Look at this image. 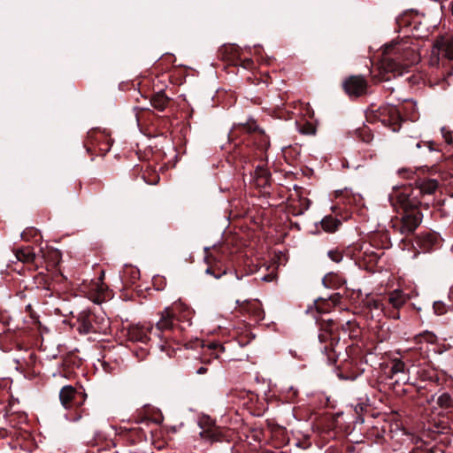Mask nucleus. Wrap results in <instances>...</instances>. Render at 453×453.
<instances>
[{"mask_svg": "<svg viewBox=\"0 0 453 453\" xmlns=\"http://www.w3.org/2000/svg\"><path fill=\"white\" fill-rule=\"evenodd\" d=\"M388 201L399 218L392 221L393 227L402 234H412L422 222L421 206L428 207V201L420 199V191L413 184L394 187Z\"/></svg>", "mask_w": 453, "mask_h": 453, "instance_id": "obj_1", "label": "nucleus"}, {"mask_svg": "<svg viewBox=\"0 0 453 453\" xmlns=\"http://www.w3.org/2000/svg\"><path fill=\"white\" fill-rule=\"evenodd\" d=\"M244 135L241 143H234V157L241 164H248L254 158L260 161L266 159V151L270 147L269 136L258 127L254 119L234 127L231 135Z\"/></svg>", "mask_w": 453, "mask_h": 453, "instance_id": "obj_2", "label": "nucleus"}, {"mask_svg": "<svg viewBox=\"0 0 453 453\" xmlns=\"http://www.w3.org/2000/svg\"><path fill=\"white\" fill-rule=\"evenodd\" d=\"M429 63L434 67L428 78L429 86L446 89L449 86L448 79L453 73V38H440L434 42Z\"/></svg>", "mask_w": 453, "mask_h": 453, "instance_id": "obj_3", "label": "nucleus"}, {"mask_svg": "<svg viewBox=\"0 0 453 453\" xmlns=\"http://www.w3.org/2000/svg\"><path fill=\"white\" fill-rule=\"evenodd\" d=\"M193 311L182 303H174L160 313V319L156 324V334L169 342H179L186 326L191 325Z\"/></svg>", "mask_w": 453, "mask_h": 453, "instance_id": "obj_4", "label": "nucleus"}, {"mask_svg": "<svg viewBox=\"0 0 453 453\" xmlns=\"http://www.w3.org/2000/svg\"><path fill=\"white\" fill-rule=\"evenodd\" d=\"M419 56L411 48H403L398 42L385 45L381 53L380 75L384 81L403 75L417 64Z\"/></svg>", "mask_w": 453, "mask_h": 453, "instance_id": "obj_5", "label": "nucleus"}, {"mask_svg": "<svg viewBox=\"0 0 453 453\" xmlns=\"http://www.w3.org/2000/svg\"><path fill=\"white\" fill-rule=\"evenodd\" d=\"M319 342L323 344L321 351L326 357L328 365H335L341 353L340 349H342V347L339 345L340 325L338 322L329 319L319 321Z\"/></svg>", "mask_w": 453, "mask_h": 453, "instance_id": "obj_6", "label": "nucleus"}, {"mask_svg": "<svg viewBox=\"0 0 453 453\" xmlns=\"http://www.w3.org/2000/svg\"><path fill=\"white\" fill-rule=\"evenodd\" d=\"M347 358L339 365V376L344 380H354L365 372L366 364L365 354L357 345H350L345 348Z\"/></svg>", "mask_w": 453, "mask_h": 453, "instance_id": "obj_7", "label": "nucleus"}, {"mask_svg": "<svg viewBox=\"0 0 453 453\" xmlns=\"http://www.w3.org/2000/svg\"><path fill=\"white\" fill-rule=\"evenodd\" d=\"M87 395L77 391L73 386H65L59 392V399L62 405L69 410L66 418L71 421H78L86 414L82 405Z\"/></svg>", "mask_w": 453, "mask_h": 453, "instance_id": "obj_8", "label": "nucleus"}, {"mask_svg": "<svg viewBox=\"0 0 453 453\" xmlns=\"http://www.w3.org/2000/svg\"><path fill=\"white\" fill-rule=\"evenodd\" d=\"M77 330L81 334H105L109 329V320L104 314H96L89 310H84L78 313Z\"/></svg>", "mask_w": 453, "mask_h": 453, "instance_id": "obj_9", "label": "nucleus"}, {"mask_svg": "<svg viewBox=\"0 0 453 453\" xmlns=\"http://www.w3.org/2000/svg\"><path fill=\"white\" fill-rule=\"evenodd\" d=\"M383 251L378 253L372 245L363 243L354 247H347L346 257L352 259L355 264L361 269L372 271L377 265Z\"/></svg>", "mask_w": 453, "mask_h": 453, "instance_id": "obj_10", "label": "nucleus"}, {"mask_svg": "<svg viewBox=\"0 0 453 453\" xmlns=\"http://www.w3.org/2000/svg\"><path fill=\"white\" fill-rule=\"evenodd\" d=\"M367 119L371 122L380 121L394 132L399 131L404 121L399 109L392 104L379 107L372 114L367 116Z\"/></svg>", "mask_w": 453, "mask_h": 453, "instance_id": "obj_11", "label": "nucleus"}, {"mask_svg": "<svg viewBox=\"0 0 453 453\" xmlns=\"http://www.w3.org/2000/svg\"><path fill=\"white\" fill-rule=\"evenodd\" d=\"M151 336L157 337L160 341L159 348L162 351H165L168 356H172L170 349L174 351V349L171 346L168 339H162L156 334L155 326H132L128 328L127 337L128 340L134 342H141L145 345L152 340Z\"/></svg>", "mask_w": 453, "mask_h": 453, "instance_id": "obj_12", "label": "nucleus"}, {"mask_svg": "<svg viewBox=\"0 0 453 453\" xmlns=\"http://www.w3.org/2000/svg\"><path fill=\"white\" fill-rule=\"evenodd\" d=\"M410 300V295L402 289H395L390 292L385 298L386 303L378 301L373 302L375 309H381L385 315L394 319H400V309Z\"/></svg>", "mask_w": 453, "mask_h": 453, "instance_id": "obj_13", "label": "nucleus"}, {"mask_svg": "<svg viewBox=\"0 0 453 453\" xmlns=\"http://www.w3.org/2000/svg\"><path fill=\"white\" fill-rule=\"evenodd\" d=\"M83 145L91 156H105L111 150L112 140L104 132L91 129L88 132Z\"/></svg>", "mask_w": 453, "mask_h": 453, "instance_id": "obj_14", "label": "nucleus"}, {"mask_svg": "<svg viewBox=\"0 0 453 453\" xmlns=\"http://www.w3.org/2000/svg\"><path fill=\"white\" fill-rule=\"evenodd\" d=\"M442 239L436 232H422L415 236V244L423 252H432L439 250L442 245Z\"/></svg>", "mask_w": 453, "mask_h": 453, "instance_id": "obj_15", "label": "nucleus"}, {"mask_svg": "<svg viewBox=\"0 0 453 453\" xmlns=\"http://www.w3.org/2000/svg\"><path fill=\"white\" fill-rule=\"evenodd\" d=\"M337 198L339 199L338 204L333 206L332 211L334 214L340 216L344 220L350 217L351 207L353 205H357V203L361 200L359 196H356L354 195H349L348 192L345 194L341 192V195H337Z\"/></svg>", "mask_w": 453, "mask_h": 453, "instance_id": "obj_16", "label": "nucleus"}, {"mask_svg": "<svg viewBox=\"0 0 453 453\" xmlns=\"http://www.w3.org/2000/svg\"><path fill=\"white\" fill-rule=\"evenodd\" d=\"M343 90L349 96H361L366 93L368 83L362 75H351L342 83Z\"/></svg>", "mask_w": 453, "mask_h": 453, "instance_id": "obj_17", "label": "nucleus"}, {"mask_svg": "<svg viewBox=\"0 0 453 453\" xmlns=\"http://www.w3.org/2000/svg\"><path fill=\"white\" fill-rule=\"evenodd\" d=\"M415 188L420 191V199L422 201H428L430 197L435 194L439 188V181L431 178H418L414 182Z\"/></svg>", "mask_w": 453, "mask_h": 453, "instance_id": "obj_18", "label": "nucleus"}, {"mask_svg": "<svg viewBox=\"0 0 453 453\" xmlns=\"http://www.w3.org/2000/svg\"><path fill=\"white\" fill-rule=\"evenodd\" d=\"M403 358L416 369L430 363L427 348L424 349L423 347L409 349Z\"/></svg>", "mask_w": 453, "mask_h": 453, "instance_id": "obj_19", "label": "nucleus"}, {"mask_svg": "<svg viewBox=\"0 0 453 453\" xmlns=\"http://www.w3.org/2000/svg\"><path fill=\"white\" fill-rule=\"evenodd\" d=\"M14 254L19 261L28 265L34 270L39 268L37 255L32 246H22L14 250Z\"/></svg>", "mask_w": 453, "mask_h": 453, "instance_id": "obj_20", "label": "nucleus"}, {"mask_svg": "<svg viewBox=\"0 0 453 453\" xmlns=\"http://www.w3.org/2000/svg\"><path fill=\"white\" fill-rule=\"evenodd\" d=\"M218 56L224 61L238 65L241 57L235 45H224L218 50Z\"/></svg>", "mask_w": 453, "mask_h": 453, "instance_id": "obj_21", "label": "nucleus"}, {"mask_svg": "<svg viewBox=\"0 0 453 453\" xmlns=\"http://www.w3.org/2000/svg\"><path fill=\"white\" fill-rule=\"evenodd\" d=\"M150 101L151 106L159 111H164L172 104V99L164 90L153 93L150 96Z\"/></svg>", "mask_w": 453, "mask_h": 453, "instance_id": "obj_22", "label": "nucleus"}, {"mask_svg": "<svg viewBox=\"0 0 453 453\" xmlns=\"http://www.w3.org/2000/svg\"><path fill=\"white\" fill-rule=\"evenodd\" d=\"M36 283L47 290H54V282L58 281H65L67 280L66 277L64 276L62 273H58L55 275V278H50L48 274H45L43 273H39L35 277Z\"/></svg>", "mask_w": 453, "mask_h": 453, "instance_id": "obj_23", "label": "nucleus"}, {"mask_svg": "<svg viewBox=\"0 0 453 453\" xmlns=\"http://www.w3.org/2000/svg\"><path fill=\"white\" fill-rule=\"evenodd\" d=\"M415 373L422 381H429L437 385L440 384L438 373L434 369L430 368L428 364L417 368Z\"/></svg>", "mask_w": 453, "mask_h": 453, "instance_id": "obj_24", "label": "nucleus"}, {"mask_svg": "<svg viewBox=\"0 0 453 453\" xmlns=\"http://www.w3.org/2000/svg\"><path fill=\"white\" fill-rule=\"evenodd\" d=\"M81 365V359L75 354H67L62 361V367L65 372V376H68L72 373L75 368H79Z\"/></svg>", "mask_w": 453, "mask_h": 453, "instance_id": "obj_25", "label": "nucleus"}, {"mask_svg": "<svg viewBox=\"0 0 453 453\" xmlns=\"http://www.w3.org/2000/svg\"><path fill=\"white\" fill-rule=\"evenodd\" d=\"M322 283L326 288H338L346 283V280L342 274L331 272L323 277Z\"/></svg>", "mask_w": 453, "mask_h": 453, "instance_id": "obj_26", "label": "nucleus"}, {"mask_svg": "<svg viewBox=\"0 0 453 453\" xmlns=\"http://www.w3.org/2000/svg\"><path fill=\"white\" fill-rule=\"evenodd\" d=\"M373 249L379 250L389 249L391 247L390 239L388 233H377L371 237V242L368 243Z\"/></svg>", "mask_w": 453, "mask_h": 453, "instance_id": "obj_27", "label": "nucleus"}, {"mask_svg": "<svg viewBox=\"0 0 453 453\" xmlns=\"http://www.w3.org/2000/svg\"><path fill=\"white\" fill-rule=\"evenodd\" d=\"M338 216L326 215L321 221L320 226L323 231L326 233H335L342 226V220L337 218Z\"/></svg>", "mask_w": 453, "mask_h": 453, "instance_id": "obj_28", "label": "nucleus"}, {"mask_svg": "<svg viewBox=\"0 0 453 453\" xmlns=\"http://www.w3.org/2000/svg\"><path fill=\"white\" fill-rule=\"evenodd\" d=\"M120 277L125 286L132 285L139 279L140 271L134 266H126Z\"/></svg>", "mask_w": 453, "mask_h": 453, "instance_id": "obj_29", "label": "nucleus"}, {"mask_svg": "<svg viewBox=\"0 0 453 453\" xmlns=\"http://www.w3.org/2000/svg\"><path fill=\"white\" fill-rule=\"evenodd\" d=\"M208 267L205 273L212 275L215 279H219L222 275L226 273V271L221 268L216 262V259L211 256H206L205 257Z\"/></svg>", "mask_w": 453, "mask_h": 453, "instance_id": "obj_30", "label": "nucleus"}, {"mask_svg": "<svg viewBox=\"0 0 453 453\" xmlns=\"http://www.w3.org/2000/svg\"><path fill=\"white\" fill-rule=\"evenodd\" d=\"M441 409L453 411V395L449 392H442L436 400Z\"/></svg>", "mask_w": 453, "mask_h": 453, "instance_id": "obj_31", "label": "nucleus"}, {"mask_svg": "<svg viewBox=\"0 0 453 453\" xmlns=\"http://www.w3.org/2000/svg\"><path fill=\"white\" fill-rule=\"evenodd\" d=\"M42 257L53 267H57L62 258L61 252L57 249L49 250L46 253H43Z\"/></svg>", "mask_w": 453, "mask_h": 453, "instance_id": "obj_32", "label": "nucleus"}, {"mask_svg": "<svg viewBox=\"0 0 453 453\" xmlns=\"http://www.w3.org/2000/svg\"><path fill=\"white\" fill-rule=\"evenodd\" d=\"M366 401L367 399L365 401L359 399V402L354 405V411L357 415L356 423H363L365 421L363 415L370 411V405L366 403Z\"/></svg>", "mask_w": 453, "mask_h": 453, "instance_id": "obj_33", "label": "nucleus"}, {"mask_svg": "<svg viewBox=\"0 0 453 453\" xmlns=\"http://www.w3.org/2000/svg\"><path fill=\"white\" fill-rule=\"evenodd\" d=\"M346 251L347 248L340 249L339 247H335L327 251V257L331 261L339 264L342 261L343 257H346Z\"/></svg>", "mask_w": 453, "mask_h": 453, "instance_id": "obj_34", "label": "nucleus"}, {"mask_svg": "<svg viewBox=\"0 0 453 453\" xmlns=\"http://www.w3.org/2000/svg\"><path fill=\"white\" fill-rule=\"evenodd\" d=\"M254 175L258 185H265L268 181L270 173L262 165H257L254 170Z\"/></svg>", "mask_w": 453, "mask_h": 453, "instance_id": "obj_35", "label": "nucleus"}, {"mask_svg": "<svg viewBox=\"0 0 453 453\" xmlns=\"http://www.w3.org/2000/svg\"><path fill=\"white\" fill-rule=\"evenodd\" d=\"M304 203H306V206L300 207L299 203H290L288 205V212L292 214L293 216H299L304 213L305 211H307L311 203V202L309 199H304Z\"/></svg>", "mask_w": 453, "mask_h": 453, "instance_id": "obj_36", "label": "nucleus"}, {"mask_svg": "<svg viewBox=\"0 0 453 453\" xmlns=\"http://www.w3.org/2000/svg\"><path fill=\"white\" fill-rule=\"evenodd\" d=\"M341 413H337L332 417L330 423L324 428L323 430V438L329 440L330 438H334L335 436L334 427L336 426V418L339 417Z\"/></svg>", "mask_w": 453, "mask_h": 453, "instance_id": "obj_37", "label": "nucleus"}, {"mask_svg": "<svg viewBox=\"0 0 453 453\" xmlns=\"http://www.w3.org/2000/svg\"><path fill=\"white\" fill-rule=\"evenodd\" d=\"M406 371V364L402 359L395 358L392 361V365L390 368V375L391 377L399 372H405Z\"/></svg>", "mask_w": 453, "mask_h": 453, "instance_id": "obj_38", "label": "nucleus"}, {"mask_svg": "<svg viewBox=\"0 0 453 453\" xmlns=\"http://www.w3.org/2000/svg\"><path fill=\"white\" fill-rule=\"evenodd\" d=\"M357 133L360 140L364 142L369 143L373 139V134L372 133V130L367 127L357 129Z\"/></svg>", "mask_w": 453, "mask_h": 453, "instance_id": "obj_39", "label": "nucleus"}, {"mask_svg": "<svg viewBox=\"0 0 453 453\" xmlns=\"http://www.w3.org/2000/svg\"><path fill=\"white\" fill-rule=\"evenodd\" d=\"M205 433L207 434L209 439L213 441H223L226 440V435L224 433L218 428L209 429Z\"/></svg>", "mask_w": 453, "mask_h": 453, "instance_id": "obj_40", "label": "nucleus"}, {"mask_svg": "<svg viewBox=\"0 0 453 453\" xmlns=\"http://www.w3.org/2000/svg\"><path fill=\"white\" fill-rule=\"evenodd\" d=\"M448 305L441 301H435L433 303V310L436 315H444L448 311Z\"/></svg>", "mask_w": 453, "mask_h": 453, "instance_id": "obj_41", "label": "nucleus"}, {"mask_svg": "<svg viewBox=\"0 0 453 453\" xmlns=\"http://www.w3.org/2000/svg\"><path fill=\"white\" fill-rule=\"evenodd\" d=\"M446 193L453 197V173L446 175L443 180Z\"/></svg>", "mask_w": 453, "mask_h": 453, "instance_id": "obj_42", "label": "nucleus"}, {"mask_svg": "<svg viewBox=\"0 0 453 453\" xmlns=\"http://www.w3.org/2000/svg\"><path fill=\"white\" fill-rule=\"evenodd\" d=\"M210 363H211L210 358H206V357L202 358L198 362L200 366L195 367V369H196L195 372L199 375L205 374L208 372L207 365H209Z\"/></svg>", "mask_w": 453, "mask_h": 453, "instance_id": "obj_43", "label": "nucleus"}, {"mask_svg": "<svg viewBox=\"0 0 453 453\" xmlns=\"http://www.w3.org/2000/svg\"><path fill=\"white\" fill-rule=\"evenodd\" d=\"M255 338V334H252L250 330H248L245 334H241L238 337V343L241 346L248 345L253 339Z\"/></svg>", "mask_w": 453, "mask_h": 453, "instance_id": "obj_44", "label": "nucleus"}, {"mask_svg": "<svg viewBox=\"0 0 453 453\" xmlns=\"http://www.w3.org/2000/svg\"><path fill=\"white\" fill-rule=\"evenodd\" d=\"M37 234H39L38 230L34 227H30L22 232L21 237L25 241H29L30 239L36 237Z\"/></svg>", "mask_w": 453, "mask_h": 453, "instance_id": "obj_45", "label": "nucleus"}, {"mask_svg": "<svg viewBox=\"0 0 453 453\" xmlns=\"http://www.w3.org/2000/svg\"><path fill=\"white\" fill-rule=\"evenodd\" d=\"M316 309L319 313H325L328 311L329 303L326 300L316 301Z\"/></svg>", "mask_w": 453, "mask_h": 453, "instance_id": "obj_46", "label": "nucleus"}, {"mask_svg": "<svg viewBox=\"0 0 453 453\" xmlns=\"http://www.w3.org/2000/svg\"><path fill=\"white\" fill-rule=\"evenodd\" d=\"M143 180L150 185H156L159 181V176L156 173H150L149 176L142 175Z\"/></svg>", "mask_w": 453, "mask_h": 453, "instance_id": "obj_47", "label": "nucleus"}, {"mask_svg": "<svg viewBox=\"0 0 453 453\" xmlns=\"http://www.w3.org/2000/svg\"><path fill=\"white\" fill-rule=\"evenodd\" d=\"M153 284L157 290H162L165 285V280L163 277L157 276L153 278Z\"/></svg>", "mask_w": 453, "mask_h": 453, "instance_id": "obj_48", "label": "nucleus"}, {"mask_svg": "<svg viewBox=\"0 0 453 453\" xmlns=\"http://www.w3.org/2000/svg\"><path fill=\"white\" fill-rule=\"evenodd\" d=\"M396 23L399 27H408L411 26V21L409 19V17L407 14L402 15L396 19Z\"/></svg>", "mask_w": 453, "mask_h": 453, "instance_id": "obj_49", "label": "nucleus"}, {"mask_svg": "<svg viewBox=\"0 0 453 453\" xmlns=\"http://www.w3.org/2000/svg\"><path fill=\"white\" fill-rule=\"evenodd\" d=\"M416 149L426 148L429 152L434 150L433 143L430 142L418 141L415 143Z\"/></svg>", "mask_w": 453, "mask_h": 453, "instance_id": "obj_50", "label": "nucleus"}, {"mask_svg": "<svg viewBox=\"0 0 453 453\" xmlns=\"http://www.w3.org/2000/svg\"><path fill=\"white\" fill-rule=\"evenodd\" d=\"M420 337L424 338V340L429 343H434L437 339L436 335L431 332H426L421 334Z\"/></svg>", "mask_w": 453, "mask_h": 453, "instance_id": "obj_51", "label": "nucleus"}, {"mask_svg": "<svg viewBox=\"0 0 453 453\" xmlns=\"http://www.w3.org/2000/svg\"><path fill=\"white\" fill-rule=\"evenodd\" d=\"M134 354L139 360H142L149 354V350L145 348H141L139 350H134Z\"/></svg>", "mask_w": 453, "mask_h": 453, "instance_id": "obj_52", "label": "nucleus"}, {"mask_svg": "<svg viewBox=\"0 0 453 453\" xmlns=\"http://www.w3.org/2000/svg\"><path fill=\"white\" fill-rule=\"evenodd\" d=\"M239 65H241L245 69H249L253 66L254 62L250 58H245V59L241 58V61H239Z\"/></svg>", "mask_w": 453, "mask_h": 453, "instance_id": "obj_53", "label": "nucleus"}, {"mask_svg": "<svg viewBox=\"0 0 453 453\" xmlns=\"http://www.w3.org/2000/svg\"><path fill=\"white\" fill-rule=\"evenodd\" d=\"M341 296L339 294H334L330 297L331 302L335 305L340 302Z\"/></svg>", "mask_w": 453, "mask_h": 453, "instance_id": "obj_54", "label": "nucleus"}, {"mask_svg": "<svg viewBox=\"0 0 453 453\" xmlns=\"http://www.w3.org/2000/svg\"><path fill=\"white\" fill-rule=\"evenodd\" d=\"M296 445L303 449H307L311 446V442L309 441H298Z\"/></svg>", "mask_w": 453, "mask_h": 453, "instance_id": "obj_55", "label": "nucleus"}, {"mask_svg": "<svg viewBox=\"0 0 453 453\" xmlns=\"http://www.w3.org/2000/svg\"><path fill=\"white\" fill-rule=\"evenodd\" d=\"M444 138H445V141L447 143H449V144L453 143V138H452V135L450 133H449L448 134H444Z\"/></svg>", "mask_w": 453, "mask_h": 453, "instance_id": "obj_56", "label": "nucleus"}, {"mask_svg": "<svg viewBox=\"0 0 453 453\" xmlns=\"http://www.w3.org/2000/svg\"><path fill=\"white\" fill-rule=\"evenodd\" d=\"M409 453H426L423 448L417 447L411 450Z\"/></svg>", "mask_w": 453, "mask_h": 453, "instance_id": "obj_57", "label": "nucleus"}, {"mask_svg": "<svg viewBox=\"0 0 453 453\" xmlns=\"http://www.w3.org/2000/svg\"><path fill=\"white\" fill-rule=\"evenodd\" d=\"M212 349L215 350L219 349L220 351H224V349H225V348L222 345L216 344V343L213 344Z\"/></svg>", "mask_w": 453, "mask_h": 453, "instance_id": "obj_58", "label": "nucleus"}, {"mask_svg": "<svg viewBox=\"0 0 453 453\" xmlns=\"http://www.w3.org/2000/svg\"><path fill=\"white\" fill-rule=\"evenodd\" d=\"M426 453H436V448L424 449Z\"/></svg>", "mask_w": 453, "mask_h": 453, "instance_id": "obj_59", "label": "nucleus"}, {"mask_svg": "<svg viewBox=\"0 0 453 453\" xmlns=\"http://www.w3.org/2000/svg\"><path fill=\"white\" fill-rule=\"evenodd\" d=\"M305 198H299L298 200V203L300 205V207H303V206H306V203H304V200Z\"/></svg>", "mask_w": 453, "mask_h": 453, "instance_id": "obj_60", "label": "nucleus"}, {"mask_svg": "<svg viewBox=\"0 0 453 453\" xmlns=\"http://www.w3.org/2000/svg\"><path fill=\"white\" fill-rule=\"evenodd\" d=\"M0 322H1L4 326H6V325L8 324L7 319H6L4 316H2V317L0 318Z\"/></svg>", "mask_w": 453, "mask_h": 453, "instance_id": "obj_61", "label": "nucleus"}, {"mask_svg": "<svg viewBox=\"0 0 453 453\" xmlns=\"http://www.w3.org/2000/svg\"><path fill=\"white\" fill-rule=\"evenodd\" d=\"M257 317L258 319H262L264 318L263 311H258L257 313Z\"/></svg>", "mask_w": 453, "mask_h": 453, "instance_id": "obj_62", "label": "nucleus"}, {"mask_svg": "<svg viewBox=\"0 0 453 453\" xmlns=\"http://www.w3.org/2000/svg\"><path fill=\"white\" fill-rule=\"evenodd\" d=\"M103 366H104V371L108 372V369H109V366H110V365L104 362V363L103 364Z\"/></svg>", "mask_w": 453, "mask_h": 453, "instance_id": "obj_63", "label": "nucleus"}, {"mask_svg": "<svg viewBox=\"0 0 453 453\" xmlns=\"http://www.w3.org/2000/svg\"><path fill=\"white\" fill-rule=\"evenodd\" d=\"M451 9H452V12H453V1L451 2Z\"/></svg>", "mask_w": 453, "mask_h": 453, "instance_id": "obj_64", "label": "nucleus"}]
</instances>
